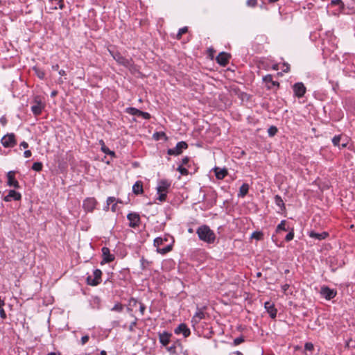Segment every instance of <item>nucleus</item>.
Masks as SVG:
<instances>
[{
    "label": "nucleus",
    "instance_id": "37",
    "mask_svg": "<svg viewBox=\"0 0 355 355\" xmlns=\"http://www.w3.org/2000/svg\"><path fill=\"white\" fill-rule=\"evenodd\" d=\"M294 238V230L293 229H291V230L289 232V233L286 236L285 240L286 241H291Z\"/></svg>",
    "mask_w": 355,
    "mask_h": 355
},
{
    "label": "nucleus",
    "instance_id": "35",
    "mask_svg": "<svg viewBox=\"0 0 355 355\" xmlns=\"http://www.w3.org/2000/svg\"><path fill=\"white\" fill-rule=\"evenodd\" d=\"M34 71L37 75V76L40 78V79H43L45 76V73L44 71L38 69V68H34Z\"/></svg>",
    "mask_w": 355,
    "mask_h": 355
},
{
    "label": "nucleus",
    "instance_id": "58",
    "mask_svg": "<svg viewBox=\"0 0 355 355\" xmlns=\"http://www.w3.org/2000/svg\"><path fill=\"white\" fill-rule=\"evenodd\" d=\"M58 69H59V65L58 64L52 66L53 70L58 71Z\"/></svg>",
    "mask_w": 355,
    "mask_h": 355
},
{
    "label": "nucleus",
    "instance_id": "44",
    "mask_svg": "<svg viewBox=\"0 0 355 355\" xmlns=\"http://www.w3.org/2000/svg\"><path fill=\"white\" fill-rule=\"evenodd\" d=\"M289 287H290V285L288 284H285L282 286V290L284 294L288 295L287 291L289 288Z\"/></svg>",
    "mask_w": 355,
    "mask_h": 355
},
{
    "label": "nucleus",
    "instance_id": "22",
    "mask_svg": "<svg viewBox=\"0 0 355 355\" xmlns=\"http://www.w3.org/2000/svg\"><path fill=\"white\" fill-rule=\"evenodd\" d=\"M215 173L216 178L219 180L223 179L227 174V171L226 169H220L219 168H215Z\"/></svg>",
    "mask_w": 355,
    "mask_h": 355
},
{
    "label": "nucleus",
    "instance_id": "63",
    "mask_svg": "<svg viewBox=\"0 0 355 355\" xmlns=\"http://www.w3.org/2000/svg\"><path fill=\"white\" fill-rule=\"evenodd\" d=\"M101 355H106V354H107V353H106V352H105V350H102V351L101 352Z\"/></svg>",
    "mask_w": 355,
    "mask_h": 355
},
{
    "label": "nucleus",
    "instance_id": "31",
    "mask_svg": "<svg viewBox=\"0 0 355 355\" xmlns=\"http://www.w3.org/2000/svg\"><path fill=\"white\" fill-rule=\"evenodd\" d=\"M342 139V137L340 135H336L332 139V143L335 146H338L340 148V142Z\"/></svg>",
    "mask_w": 355,
    "mask_h": 355
},
{
    "label": "nucleus",
    "instance_id": "4",
    "mask_svg": "<svg viewBox=\"0 0 355 355\" xmlns=\"http://www.w3.org/2000/svg\"><path fill=\"white\" fill-rule=\"evenodd\" d=\"M102 272L99 269H96L93 272L92 275L87 277V282L89 285L96 286L101 282Z\"/></svg>",
    "mask_w": 355,
    "mask_h": 355
},
{
    "label": "nucleus",
    "instance_id": "51",
    "mask_svg": "<svg viewBox=\"0 0 355 355\" xmlns=\"http://www.w3.org/2000/svg\"><path fill=\"white\" fill-rule=\"evenodd\" d=\"M20 146L22 147L23 148H27L28 147V144L26 141H22L21 144H20Z\"/></svg>",
    "mask_w": 355,
    "mask_h": 355
},
{
    "label": "nucleus",
    "instance_id": "7",
    "mask_svg": "<svg viewBox=\"0 0 355 355\" xmlns=\"http://www.w3.org/2000/svg\"><path fill=\"white\" fill-rule=\"evenodd\" d=\"M1 142L5 148L13 147L16 144L15 136L13 133L7 134L1 138Z\"/></svg>",
    "mask_w": 355,
    "mask_h": 355
},
{
    "label": "nucleus",
    "instance_id": "10",
    "mask_svg": "<svg viewBox=\"0 0 355 355\" xmlns=\"http://www.w3.org/2000/svg\"><path fill=\"white\" fill-rule=\"evenodd\" d=\"M293 92L297 97L301 98L306 93V87L302 83H297L293 85Z\"/></svg>",
    "mask_w": 355,
    "mask_h": 355
},
{
    "label": "nucleus",
    "instance_id": "29",
    "mask_svg": "<svg viewBox=\"0 0 355 355\" xmlns=\"http://www.w3.org/2000/svg\"><path fill=\"white\" fill-rule=\"evenodd\" d=\"M331 6H338L339 11H342L345 8V5L342 0H331Z\"/></svg>",
    "mask_w": 355,
    "mask_h": 355
},
{
    "label": "nucleus",
    "instance_id": "40",
    "mask_svg": "<svg viewBox=\"0 0 355 355\" xmlns=\"http://www.w3.org/2000/svg\"><path fill=\"white\" fill-rule=\"evenodd\" d=\"M124 309L123 306L120 304H116L114 305V306L112 309V311H121Z\"/></svg>",
    "mask_w": 355,
    "mask_h": 355
},
{
    "label": "nucleus",
    "instance_id": "21",
    "mask_svg": "<svg viewBox=\"0 0 355 355\" xmlns=\"http://www.w3.org/2000/svg\"><path fill=\"white\" fill-rule=\"evenodd\" d=\"M135 116L140 117L144 119H149L150 114L148 112H142L138 109L135 108Z\"/></svg>",
    "mask_w": 355,
    "mask_h": 355
},
{
    "label": "nucleus",
    "instance_id": "2",
    "mask_svg": "<svg viewBox=\"0 0 355 355\" xmlns=\"http://www.w3.org/2000/svg\"><path fill=\"white\" fill-rule=\"evenodd\" d=\"M196 233L201 241L213 243L216 239L215 233L207 225H202L197 229Z\"/></svg>",
    "mask_w": 355,
    "mask_h": 355
},
{
    "label": "nucleus",
    "instance_id": "12",
    "mask_svg": "<svg viewBox=\"0 0 355 355\" xmlns=\"http://www.w3.org/2000/svg\"><path fill=\"white\" fill-rule=\"evenodd\" d=\"M230 56L228 53L225 52L220 53L216 57L217 62L221 66H226L229 62Z\"/></svg>",
    "mask_w": 355,
    "mask_h": 355
},
{
    "label": "nucleus",
    "instance_id": "5",
    "mask_svg": "<svg viewBox=\"0 0 355 355\" xmlns=\"http://www.w3.org/2000/svg\"><path fill=\"white\" fill-rule=\"evenodd\" d=\"M187 148L188 145L185 141H180L176 144L175 148L168 149L167 153L169 155L177 156L180 155L182 153V150Z\"/></svg>",
    "mask_w": 355,
    "mask_h": 355
},
{
    "label": "nucleus",
    "instance_id": "13",
    "mask_svg": "<svg viewBox=\"0 0 355 355\" xmlns=\"http://www.w3.org/2000/svg\"><path fill=\"white\" fill-rule=\"evenodd\" d=\"M264 307L271 318L274 319L276 318L277 310L275 307L273 303L270 302H266L264 304Z\"/></svg>",
    "mask_w": 355,
    "mask_h": 355
},
{
    "label": "nucleus",
    "instance_id": "36",
    "mask_svg": "<svg viewBox=\"0 0 355 355\" xmlns=\"http://www.w3.org/2000/svg\"><path fill=\"white\" fill-rule=\"evenodd\" d=\"M252 238L261 240L263 238V233L261 232H254L252 234Z\"/></svg>",
    "mask_w": 355,
    "mask_h": 355
},
{
    "label": "nucleus",
    "instance_id": "6",
    "mask_svg": "<svg viewBox=\"0 0 355 355\" xmlns=\"http://www.w3.org/2000/svg\"><path fill=\"white\" fill-rule=\"evenodd\" d=\"M45 107V104L42 101L36 97L33 101V105L31 106V111L35 116L40 115Z\"/></svg>",
    "mask_w": 355,
    "mask_h": 355
},
{
    "label": "nucleus",
    "instance_id": "19",
    "mask_svg": "<svg viewBox=\"0 0 355 355\" xmlns=\"http://www.w3.org/2000/svg\"><path fill=\"white\" fill-rule=\"evenodd\" d=\"M170 337L171 334L167 332H164L163 334H159V341L164 346H166L170 342Z\"/></svg>",
    "mask_w": 355,
    "mask_h": 355
},
{
    "label": "nucleus",
    "instance_id": "38",
    "mask_svg": "<svg viewBox=\"0 0 355 355\" xmlns=\"http://www.w3.org/2000/svg\"><path fill=\"white\" fill-rule=\"evenodd\" d=\"M177 170L183 175L188 174V170L186 168H184L182 166H179Z\"/></svg>",
    "mask_w": 355,
    "mask_h": 355
},
{
    "label": "nucleus",
    "instance_id": "34",
    "mask_svg": "<svg viewBox=\"0 0 355 355\" xmlns=\"http://www.w3.org/2000/svg\"><path fill=\"white\" fill-rule=\"evenodd\" d=\"M277 132V128L275 126L272 125L268 129V133L270 137H273Z\"/></svg>",
    "mask_w": 355,
    "mask_h": 355
},
{
    "label": "nucleus",
    "instance_id": "49",
    "mask_svg": "<svg viewBox=\"0 0 355 355\" xmlns=\"http://www.w3.org/2000/svg\"><path fill=\"white\" fill-rule=\"evenodd\" d=\"M89 340V336H83L82 338H81V342H82V344L84 345Z\"/></svg>",
    "mask_w": 355,
    "mask_h": 355
},
{
    "label": "nucleus",
    "instance_id": "45",
    "mask_svg": "<svg viewBox=\"0 0 355 355\" xmlns=\"http://www.w3.org/2000/svg\"><path fill=\"white\" fill-rule=\"evenodd\" d=\"M127 217L130 221V223H129L130 226L133 227V214L132 213L128 214Z\"/></svg>",
    "mask_w": 355,
    "mask_h": 355
},
{
    "label": "nucleus",
    "instance_id": "15",
    "mask_svg": "<svg viewBox=\"0 0 355 355\" xmlns=\"http://www.w3.org/2000/svg\"><path fill=\"white\" fill-rule=\"evenodd\" d=\"M175 333L177 334H182L183 336L186 338L190 335L191 331L185 324L182 323L175 329Z\"/></svg>",
    "mask_w": 355,
    "mask_h": 355
},
{
    "label": "nucleus",
    "instance_id": "17",
    "mask_svg": "<svg viewBox=\"0 0 355 355\" xmlns=\"http://www.w3.org/2000/svg\"><path fill=\"white\" fill-rule=\"evenodd\" d=\"M50 10L62 9L64 6V0H48Z\"/></svg>",
    "mask_w": 355,
    "mask_h": 355
},
{
    "label": "nucleus",
    "instance_id": "24",
    "mask_svg": "<svg viewBox=\"0 0 355 355\" xmlns=\"http://www.w3.org/2000/svg\"><path fill=\"white\" fill-rule=\"evenodd\" d=\"M153 138L156 140L164 139L167 140V136L164 132H156L153 135Z\"/></svg>",
    "mask_w": 355,
    "mask_h": 355
},
{
    "label": "nucleus",
    "instance_id": "61",
    "mask_svg": "<svg viewBox=\"0 0 355 355\" xmlns=\"http://www.w3.org/2000/svg\"><path fill=\"white\" fill-rule=\"evenodd\" d=\"M57 95V92L56 91H53L51 92V96H55Z\"/></svg>",
    "mask_w": 355,
    "mask_h": 355
},
{
    "label": "nucleus",
    "instance_id": "16",
    "mask_svg": "<svg viewBox=\"0 0 355 355\" xmlns=\"http://www.w3.org/2000/svg\"><path fill=\"white\" fill-rule=\"evenodd\" d=\"M102 254L103 261L105 263H110L114 259V255L110 253V249L107 247H103L102 248Z\"/></svg>",
    "mask_w": 355,
    "mask_h": 355
},
{
    "label": "nucleus",
    "instance_id": "30",
    "mask_svg": "<svg viewBox=\"0 0 355 355\" xmlns=\"http://www.w3.org/2000/svg\"><path fill=\"white\" fill-rule=\"evenodd\" d=\"M286 220H283L281 223L277 226L276 232L278 233L279 231H287V229L285 227Z\"/></svg>",
    "mask_w": 355,
    "mask_h": 355
},
{
    "label": "nucleus",
    "instance_id": "9",
    "mask_svg": "<svg viewBox=\"0 0 355 355\" xmlns=\"http://www.w3.org/2000/svg\"><path fill=\"white\" fill-rule=\"evenodd\" d=\"M336 291L327 286H323L321 288L320 294L326 300H330L336 295Z\"/></svg>",
    "mask_w": 355,
    "mask_h": 355
},
{
    "label": "nucleus",
    "instance_id": "41",
    "mask_svg": "<svg viewBox=\"0 0 355 355\" xmlns=\"http://www.w3.org/2000/svg\"><path fill=\"white\" fill-rule=\"evenodd\" d=\"M246 4L249 7H255L257 4V0H247Z\"/></svg>",
    "mask_w": 355,
    "mask_h": 355
},
{
    "label": "nucleus",
    "instance_id": "53",
    "mask_svg": "<svg viewBox=\"0 0 355 355\" xmlns=\"http://www.w3.org/2000/svg\"><path fill=\"white\" fill-rule=\"evenodd\" d=\"M141 266L143 268H144L146 267V266L148 264V262L144 260V259H142L141 260Z\"/></svg>",
    "mask_w": 355,
    "mask_h": 355
},
{
    "label": "nucleus",
    "instance_id": "33",
    "mask_svg": "<svg viewBox=\"0 0 355 355\" xmlns=\"http://www.w3.org/2000/svg\"><path fill=\"white\" fill-rule=\"evenodd\" d=\"M42 164L41 162H35L32 166V169L35 171H41L42 169Z\"/></svg>",
    "mask_w": 355,
    "mask_h": 355
},
{
    "label": "nucleus",
    "instance_id": "56",
    "mask_svg": "<svg viewBox=\"0 0 355 355\" xmlns=\"http://www.w3.org/2000/svg\"><path fill=\"white\" fill-rule=\"evenodd\" d=\"M58 73H59V74H60V76H66V72H65V71H64V70L61 69V70H60V71H58Z\"/></svg>",
    "mask_w": 355,
    "mask_h": 355
},
{
    "label": "nucleus",
    "instance_id": "32",
    "mask_svg": "<svg viewBox=\"0 0 355 355\" xmlns=\"http://www.w3.org/2000/svg\"><path fill=\"white\" fill-rule=\"evenodd\" d=\"M187 31H188V28L187 26H184L183 28H180L179 31H178V33L177 34V37H176L177 39L178 40H180L181 37H182V35L183 34H185L186 33H187Z\"/></svg>",
    "mask_w": 355,
    "mask_h": 355
},
{
    "label": "nucleus",
    "instance_id": "46",
    "mask_svg": "<svg viewBox=\"0 0 355 355\" xmlns=\"http://www.w3.org/2000/svg\"><path fill=\"white\" fill-rule=\"evenodd\" d=\"M139 222H140L139 216L135 213V228L136 227V226H137L139 225Z\"/></svg>",
    "mask_w": 355,
    "mask_h": 355
},
{
    "label": "nucleus",
    "instance_id": "50",
    "mask_svg": "<svg viewBox=\"0 0 355 355\" xmlns=\"http://www.w3.org/2000/svg\"><path fill=\"white\" fill-rule=\"evenodd\" d=\"M31 155H32L31 151L29 150H27L24 153V155L25 157H30L31 156Z\"/></svg>",
    "mask_w": 355,
    "mask_h": 355
},
{
    "label": "nucleus",
    "instance_id": "1",
    "mask_svg": "<svg viewBox=\"0 0 355 355\" xmlns=\"http://www.w3.org/2000/svg\"><path fill=\"white\" fill-rule=\"evenodd\" d=\"M173 240V238L164 235L163 237H157L154 240V245L157 248V252L165 254L172 250Z\"/></svg>",
    "mask_w": 355,
    "mask_h": 355
},
{
    "label": "nucleus",
    "instance_id": "42",
    "mask_svg": "<svg viewBox=\"0 0 355 355\" xmlns=\"http://www.w3.org/2000/svg\"><path fill=\"white\" fill-rule=\"evenodd\" d=\"M263 80L266 84H270V83L272 80V76L271 75H266L263 78Z\"/></svg>",
    "mask_w": 355,
    "mask_h": 355
},
{
    "label": "nucleus",
    "instance_id": "60",
    "mask_svg": "<svg viewBox=\"0 0 355 355\" xmlns=\"http://www.w3.org/2000/svg\"><path fill=\"white\" fill-rule=\"evenodd\" d=\"M347 142L342 143L341 148H345L347 146Z\"/></svg>",
    "mask_w": 355,
    "mask_h": 355
},
{
    "label": "nucleus",
    "instance_id": "18",
    "mask_svg": "<svg viewBox=\"0 0 355 355\" xmlns=\"http://www.w3.org/2000/svg\"><path fill=\"white\" fill-rule=\"evenodd\" d=\"M309 236L311 238L315 239L317 240L321 241L325 239L328 236L329 233L327 232H322L321 233H317L314 231H311L309 233Z\"/></svg>",
    "mask_w": 355,
    "mask_h": 355
},
{
    "label": "nucleus",
    "instance_id": "59",
    "mask_svg": "<svg viewBox=\"0 0 355 355\" xmlns=\"http://www.w3.org/2000/svg\"><path fill=\"white\" fill-rule=\"evenodd\" d=\"M289 70V67L288 64L286 65L285 69H284V72H288Z\"/></svg>",
    "mask_w": 355,
    "mask_h": 355
},
{
    "label": "nucleus",
    "instance_id": "23",
    "mask_svg": "<svg viewBox=\"0 0 355 355\" xmlns=\"http://www.w3.org/2000/svg\"><path fill=\"white\" fill-rule=\"evenodd\" d=\"M115 201H116V199L114 197H109L107 199V209H108V207L111 204H112L111 209L112 211L115 212L116 211V207H117V204H116V202H115Z\"/></svg>",
    "mask_w": 355,
    "mask_h": 355
},
{
    "label": "nucleus",
    "instance_id": "14",
    "mask_svg": "<svg viewBox=\"0 0 355 355\" xmlns=\"http://www.w3.org/2000/svg\"><path fill=\"white\" fill-rule=\"evenodd\" d=\"M21 196L15 190H10L7 196L3 198L5 202H10L12 200H19Z\"/></svg>",
    "mask_w": 355,
    "mask_h": 355
},
{
    "label": "nucleus",
    "instance_id": "8",
    "mask_svg": "<svg viewBox=\"0 0 355 355\" xmlns=\"http://www.w3.org/2000/svg\"><path fill=\"white\" fill-rule=\"evenodd\" d=\"M96 205V200L94 198H87L83 201V207L86 211L92 212Z\"/></svg>",
    "mask_w": 355,
    "mask_h": 355
},
{
    "label": "nucleus",
    "instance_id": "43",
    "mask_svg": "<svg viewBox=\"0 0 355 355\" xmlns=\"http://www.w3.org/2000/svg\"><path fill=\"white\" fill-rule=\"evenodd\" d=\"M304 348L307 351H312L313 349V345L311 343H305Z\"/></svg>",
    "mask_w": 355,
    "mask_h": 355
},
{
    "label": "nucleus",
    "instance_id": "54",
    "mask_svg": "<svg viewBox=\"0 0 355 355\" xmlns=\"http://www.w3.org/2000/svg\"><path fill=\"white\" fill-rule=\"evenodd\" d=\"M144 311H145L144 305L142 304H140V311H141V314L144 313Z\"/></svg>",
    "mask_w": 355,
    "mask_h": 355
},
{
    "label": "nucleus",
    "instance_id": "55",
    "mask_svg": "<svg viewBox=\"0 0 355 355\" xmlns=\"http://www.w3.org/2000/svg\"><path fill=\"white\" fill-rule=\"evenodd\" d=\"M126 110L129 114H133V107H128Z\"/></svg>",
    "mask_w": 355,
    "mask_h": 355
},
{
    "label": "nucleus",
    "instance_id": "20",
    "mask_svg": "<svg viewBox=\"0 0 355 355\" xmlns=\"http://www.w3.org/2000/svg\"><path fill=\"white\" fill-rule=\"evenodd\" d=\"M205 313L201 310L198 309L193 317L192 322L196 323L199 322L202 319L205 318Z\"/></svg>",
    "mask_w": 355,
    "mask_h": 355
},
{
    "label": "nucleus",
    "instance_id": "39",
    "mask_svg": "<svg viewBox=\"0 0 355 355\" xmlns=\"http://www.w3.org/2000/svg\"><path fill=\"white\" fill-rule=\"evenodd\" d=\"M244 341V338L242 336L238 337L234 340V345L235 346L240 345Z\"/></svg>",
    "mask_w": 355,
    "mask_h": 355
},
{
    "label": "nucleus",
    "instance_id": "11",
    "mask_svg": "<svg viewBox=\"0 0 355 355\" xmlns=\"http://www.w3.org/2000/svg\"><path fill=\"white\" fill-rule=\"evenodd\" d=\"M8 182L7 184L9 187L18 188L19 187L18 181L15 179V171H10L7 173Z\"/></svg>",
    "mask_w": 355,
    "mask_h": 355
},
{
    "label": "nucleus",
    "instance_id": "25",
    "mask_svg": "<svg viewBox=\"0 0 355 355\" xmlns=\"http://www.w3.org/2000/svg\"><path fill=\"white\" fill-rule=\"evenodd\" d=\"M143 193V184L141 181L135 182V195L141 194Z\"/></svg>",
    "mask_w": 355,
    "mask_h": 355
},
{
    "label": "nucleus",
    "instance_id": "57",
    "mask_svg": "<svg viewBox=\"0 0 355 355\" xmlns=\"http://www.w3.org/2000/svg\"><path fill=\"white\" fill-rule=\"evenodd\" d=\"M0 122L4 125L6 123V119L3 117L1 118Z\"/></svg>",
    "mask_w": 355,
    "mask_h": 355
},
{
    "label": "nucleus",
    "instance_id": "27",
    "mask_svg": "<svg viewBox=\"0 0 355 355\" xmlns=\"http://www.w3.org/2000/svg\"><path fill=\"white\" fill-rule=\"evenodd\" d=\"M249 186L248 184H243L239 189V196L244 197L248 192Z\"/></svg>",
    "mask_w": 355,
    "mask_h": 355
},
{
    "label": "nucleus",
    "instance_id": "3",
    "mask_svg": "<svg viewBox=\"0 0 355 355\" xmlns=\"http://www.w3.org/2000/svg\"><path fill=\"white\" fill-rule=\"evenodd\" d=\"M171 187V182L167 180H162L158 182L157 191L158 197L157 199L160 202L166 200V195Z\"/></svg>",
    "mask_w": 355,
    "mask_h": 355
},
{
    "label": "nucleus",
    "instance_id": "26",
    "mask_svg": "<svg viewBox=\"0 0 355 355\" xmlns=\"http://www.w3.org/2000/svg\"><path fill=\"white\" fill-rule=\"evenodd\" d=\"M275 202L278 207H280L282 211L285 209L284 202L282 198L279 196H278V195L275 196Z\"/></svg>",
    "mask_w": 355,
    "mask_h": 355
},
{
    "label": "nucleus",
    "instance_id": "64",
    "mask_svg": "<svg viewBox=\"0 0 355 355\" xmlns=\"http://www.w3.org/2000/svg\"><path fill=\"white\" fill-rule=\"evenodd\" d=\"M272 69H275V70H277L278 69V66L277 64H275L273 67H272Z\"/></svg>",
    "mask_w": 355,
    "mask_h": 355
},
{
    "label": "nucleus",
    "instance_id": "47",
    "mask_svg": "<svg viewBox=\"0 0 355 355\" xmlns=\"http://www.w3.org/2000/svg\"><path fill=\"white\" fill-rule=\"evenodd\" d=\"M273 86H279V83L272 80V82H270V84L267 85L268 89H271Z\"/></svg>",
    "mask_w": 355,
    "mask_h": 355
},
{
    "label": "nucleus",
    "instance_id": "52",
    "mask_svg": "<svg viewBox=\"0 0 355 355\" xmlns=\"http://www.w3.org/2000/svg\"><path fill=\"white\" fill-rule=\"evenodd\" d=\"M189 161V158L188 157H185L182 159V164H187Z\"/></svg>",
    "mask_w": 355,
    "mask_h": 355
},
{
    "label": "nucleus",
    "instance_id": "62",
    "mask_svg": "<svg viewBox=\"0 0 355 355\" xmlns=\"http://www.w3.org/2000/svg\"><path fill=\"white\" fill-rule=\"evenodd\" d=\"M234 354H236V355H243V354L239 351H236V352H234Z\"/></svg>",
    "mask_w": 355,
    "mask_h": 355
},
{
    "label": "nucleus",
    "instance_id": "28",
    "mask_svg": "<svg viewBox=\"0 0 355 355\" xmlns=\"http://www.w3.org/2000/svg\"><path fill=\"white\" fill-rule=\"evenodd\" d=\"M100 144L101 146V150L105 154H109L111 155H114V153L113 151H111L105 144L104 141L103 140H101Z\"/></svg>",
    "mask_w": 355,
    "mask_h": 355
},
{
    "label": "nucleus",
    "instance_id": "48",
    "mask_svg": "<svg viewBox=\"0 0 355 355\" xmlns=\"http://www.w3.org/2000/svg\"><path fill=\"white\" fill-rule=\"evenodd\" d=\"M0 317L2 319H5L6 318V314L3 307L0 309Z\"/></svg>",
    "mask_w": 355,
    "mask_h": 355
}]
</instances>
